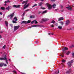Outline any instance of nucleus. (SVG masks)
<instances>
[{
	"label": "nucleus",
	"instance_id": "nucleus-1",
	"mask_svg": "<svg viewBox=\"0 0 74 74\" xmlns=\"http://www.w3.org/2000/svg\"><path fill=\"white\" fill-rule=\"evenodd\" d=\"M25 4L24 5V6H25L24 7V9L23 10H24V9H25V8H26L28 7L29 5V3H28L27 5L25 6L27 3V1H23V2L22 3V4H25Z\"/></svg>",
	"mask_w": 74,
	"mask_h": 74
},
{
	"label": "nucleus",
	"instance_id": "nucleus-2",
	"mask_svg": "<svg viewBox=\"0 0 74 74\" xmlns=\"http://www.w3.org/2000/svg\"><path fill=\"white\" fill-rule=\"evenodd\" d=\"M25 4L24 5V6H25L24 7V9L23 10H24V9H25V8H26L28 7L29 5V3H28L27 5L25 6L27 3V1H23V2L22 3V4H25Z\"/></svg>",
	"mask_w": 74,
	"mask_h": 74
},
{
	"label": "nucleus",
	"instance_id": "nucleus-3",
	"mask_svg": "<svg viewBox=\"0 0 74 74\" xmlns=\"http://www.w3.org/2000/svg\"><path fill=\"white\" fill-rule=\"evenodd\" d=\"M0 60H5L6 61L7 64L8 63V60L5 57H4L3 58H0Z\"/></svg>",
	"mask_w": 74,
	"mask_h": 74
},
{
	"label": "nucleus",
	"instance_id": "nucleus-4",
	"mask_svg": "<svg viewBox=\"0 0 74 74\" xmlns=\"http://www.w3.org/2000/svg\"><path fill=\"white\" fill-rule=\"evenodd\" d=\"M13 16H14V13H12L11 14L8 15L7 17L9 18H10V19H12L13 18Z\"/></svg>",
	"mask_w": 74,
	"mask_h": 74
},
{
	"label": "nucleus",
	"instance_id": "nucleus-5",
	"mask_svg": "<svg viewBox=\"0 0 74 74\" xmlns=\"http://www.w3.org/2000/svg\"><path fill=\"white\" fill-rule=\"evenodd\" d=\"M73 60H71V62H68L67 63V64L69 66H71V65H72V63H73Z\"/></svg>",
	"mask_w": 74,
	"mask_h": 74
},
{
	"label": "nucleus",
	"instance_id": "nucleus-6",
	"mask_svg": "<svg viewBox=\"0 0 74 74\" xmlns=\"http://www.w3.org/2000/svg\"><path fill=\"white\" fill-rule=\"evenodd\" d=\"M47 5L49 10H50V9H51V8H52V5L49 4L48 3H47Z\"/></svg>",
	"mask_w": 74,
	"mask_h": 74
},
{
	"label": "nucleus",
	"instance_id": "nucleus-7",
	"mask_svg": "<svg viewBox=\"0 0 74 74\" xmlns=\"http://www.w3.org/2000/svg\"><path fill=\"white\" fill-rule=\"evenodd\" d=\"M19 27H20L19 25L14 26V31L16 30H17V29H18L19 28Z\"/></svg>",
	"mask_w": 74,
	"mask_h": 74
},
{
	"label": "nucleus",
	"instance_id": "nucleus-8",
	"mask_svg": "<svg viewBox=\"0 0 74 74\" xmlns=\"http://www.w3.org/2000/svg\"><path fill=\"white\" fill-rule=\"evenodd\" d=\"M49 20V19L47 18H43L42 19V21H44V22H45V21H47Z\"/></svg>",
	"mask_w": 74,
	"mask_h": 74
},
{
	"label": "nucleus",
	"instance_id": "nucleus-9",
	"mask_svg": "<svg viewBox=\"0 0 74 74\" xmlns=\"http://www.w3.org/2000/svg\"><path fill=\"white\" fill-rule=\"evenodd\" d=\"M20 5H14L13 6V7L14 8H19L20 7Z\"/></svg>",
	"mask_w": 74,
	"mask_h": 74
},
{
	"label": "nucleus",
	"instance_id": "nucleus-10",
	"mask_svg": "<svg viewBox=\"0 0 74 74\" xmlns=\"http://www.w3.org/2000/svg\"><path fill=\"white\" fill-rule=\"evenodd\" d=\"M66 8H67L68 10H71V9L72 8L71 7V6H68V7H67Z\"/></svg>",
	"mask_w": 74,
	"mask_h": 74
},
{
	"label": "nucleus",
	"instance_id": "nucleus-11",
	"mask_svg": "<svg viewBox=\"0 0 74 74\" xmlns=\"http://www.w3.org/2000/svg\"><path fill=\"white\" fill-rule=\"evenodd\" d=\"M67 50H68V48L66 47H64L62 49V50L63 51H66Z\"/></svg>",
	"mask_w": 74,
	"mask_h": 74
},
{
	"label": "nucleus",
	"instance_id": "nucleus-12",
	"mask_svg": "<svg viewBox=\"0 0 74 74\" xmlns=\"http://www.w3.org/2000/svg\"><path fill=\"white\" fill-rule=\"evenodd\" d=\"M70 23V21H69V20H67L66 21V25H68L69 24V23Z\"/></svg>",
	"mask_w": 74,
	"mask_h": 74
},
{
	"label": "nucleus",
	"instance_id": "nucleus-13",
	"mask_svg": "<svg viewBox=\"0 0 74 74\" xmlns=\"http://www.w3.org/2000/svg\"><path fill=\"white\" fill-rule=\"evenodd\" d=\"M64 19V18H63V17H61L58 18V21H62V20H63Z\"/></svg>",
	"mask_w": 74,
	"mask_h": 74
},
{
	"label": "nucleus",
	"instance_id": "nucleus-14",
	"mask_svg": "<svg viewBox=\"0 0 74 74\" xmlns=\"http://www.w3.org/2000/svg\"><path fill=\"white\" fill-rule=\"evenodd\" d=\"M33 23H34L35 24H36L37 23V21L36 20H34V21H33L31 23H32V24H33Z\"/></svg>",
	"mask_w": 74,
	"mask_h": 74
},
{
	"label": "nucleus",
	"instance_id": "nucleus-15",
	"mask_svg": "<svg viewBox=\"0 0 74 74\" xmlns=\"http://www.w3.org/2000/svg\"><path fill=\"white\" fill-rule=\"evenodd\" d=\"M22 23H25V24H26V23H27V21H22L21 23V24H22Z\"/></svg>",
	"mask_w": 74,
	"mask_h": 74
},
{
	"label": "nucleus",
	"instance_id": "nucleus-16",
	"mask_svg": "<svg viewBox=\"0 0 74 74\" xmlns=\"http://www.w3.org/2000/svg\"><path fill=\"white\" fill-rule=\"evenodd\" d=\"M56 4H53L52 6V7H53V8H55L56 7Z\"/></svg>",
	"mask_w": 74,
	"mask_h": 74
},
{
	"label": "nucleus",
	"instance_id": "nucleus-17",
	"mask_svg": "<svg viewBox=\"0 0 74 74\" xmlns=\"http://www.w3.org/2000/svg\"><path fill=\"white\" fill-rule=\"evenodd\" d=\"M33 27H41V25H35L33 26Z\"/></svg>",
	"mask_w": 74,
	"mask_h": 74
},
{
	"label": "nucleus",
	"instance_id": "nucleus-18",
	"mask_svg": "<svg viewBox=\"0 0 74 74\" xmlns=\"http://www.w3.org/2000/svg\"><path fill=\"white\" fill-rule=\"evenodd\" d=\"M43 4V3H42V2H40L39 3L38 5H39V6H41V5H42Z\"/></svg>",
	"mask_w": 74,
	"mask_h": 74
},
{
	"label": "nucleus",
	"instance_id": "nucleus-19",
	"mask_svg": "<svg viewBox=\"0 0 74 74\" xmlns=\"http://www.w3.org/2000/svg\"><path fill=\"white\" fill-rule=\"evenodd\" d=\"M58 29H62V27L61 26H58Z\"/></svg>",
	"mask_w": 74,
	"mask_h": 74
},
{
	"label": "nucleus",
	"instance_id": "nucleus-20",
	"mask_svg": "<svg viewBox=\"0 0 74 74\" xmlns=\"http://www.w3.org/2000/svg\"><path fill=\"white\" fill-rule=\"evenodd\" d=\"M10 7L8 6V7H7L6 8V10H9L10 9Z\"/></svg>",
	"mask_w": 74,
	"mask_h": 74
},
{
	"label": "nucleus",
	"instance_id": "nucleus-21",
	"mask_svg": "<svg viewBox=\"0 0 74 74\" xmlns=\"http://www.w3.org/2000/svg\"><path fill=\"white\" fill-rule=\"evenodd\" d=\"M47 10H45L42 13V14H45V13H47Z\"/></svg>",
	"mask_w": 74,
	"mask_h": 74
},
{
	"label": "nucleus",
	"instance_id": "nucleus-22",
	"mask_svg": "<svg viewBox=\"0 0 74 74\" xmlns=\"http://www.w3.org/2000/svg\"><path fill=\"white\" fill-rule=\"evenodd\" d=\"M3 63H1L0 64V67H3Z\"/></svg>",
	"mask_w": 74,
	"mask_h": 74
},
{
	"label": "nucleus",
	"instance_id": "nucleus-23",
	"mask_svg": "<svg viewBox=\"0 0 74 74\" xmlns=\"http://www.w3.org/2000/svg\"><path fill=\"white\" fill-rule=\"evenodd\" d=\"M1 9L2 10H5V8L3 7H1Z\"/></svg>",
	"mask_w": 74,
	"mask_h": 74
},
{
	"label": "nucleus",
	"instance_id": "nucleus-24",
	"mask_svg": "<svg viewBox=\"0 0 74 74\" xmlns=\"http://www.w3.org/2000/svg\"><path fill=\"white\" fill-rule=\"evenodd\" d=\"M5 24L6 25V26H8V22L5 21Z\"/></svg>",
	"mask_w": 74,
	"mask_h": 74
},
{
	"label": "nucleus",
	"instance_id": "nucleus-25",
	"mask_svg": "<svg viewBox=\"0 0 74 74\" xmlns=\"http://www.w3.org/2000/svg\"><path fill=\"white\" fill-rule=\"evenodd\" d=\"M10 1L9 0H8L7 1H6L5 2V3H10Z\"/></svg>",
	"mask_w": 74,
	"mask_h": 74
},
{
	"label": "nucleus",
	"instance_id": "nucleus-26",
	"mask_svg": "<svg viewBox=\"0 0 74 74\" xmlns=\"http://www.w3.org/2000/svg\"><path fill=\"white\" fill-rule=\"evenodd\" d=\"M13 19H14V20H15L16 21L18 20V19H17V18H16V17H15Z\"/></svg>",
	"mask_w": 74,
	"mask_h": 74
},
{
	"label": "nucleus",
	"instance_id": "nucleus-27",
	"mask_svg": "<svg viewBox=\"0 0 74 74\" xmlns=\"http://www.w3.org/2000/svg\"><path fill=\"white\" fill-rule=\"evenodd\" d=\"M30 18H34V16H31L30 17Z\"/></svg>",
	"mask_w": 74,
	"mask_h": 74
},
{
	"label": "nucleus",
	"instance_id": "nucleus-28",
	"mask_svg": "<svg viewBox=\"0 0 74 74\" xmlns=\"http://www.w3.org/2000/svg\"><path fill=\"white\" fill-rule=\"evenodd\" d=\"M60 23L61 24V25H63V24H64V23H63V22L62 21H61V22H60Z\"/></svg>",
	"mask_w": 74,
	"mask_h": 74
},
{
	"label": "nucleus",
	"instance_id": "nucleus-29",
	"mask_svg": "<svg viewBox=\"0 0 74 74\" xmlns=\"http://www.w3.org/2000/svg\"><path fill=\"white\" fill-rule=\"evenodd\" d=\"M66 54L67 55H69V54H70V52L69 51L68 52L66 53Z\"/></svg>",
	"mask_w": 74,
	"mask_h": 74
},
{
	"label": "nucleus",
	"instance_id": "nucleus-30",
	"mask_svg": "<svg viewBox=\"0 0 74 74\" xmlns=\"http://www.w3.org/2000/svg\"><path fill=\"white\" fill-rule=\"evenodd\" d=\"M37 5L36 4H35L32 7L33 8V7H36V6H37Z\"/></svg>",
	"mask_w": 74,
	"mask_h": 74
},
{
	"label": "nucleus",
	"instance_id": "nucleus-31",
	"mask_svg": "<svg viewBox=\"0 0 74 74\" xmlns=\"http://www.w3.org/2000/svg\"><path fill=\"white\" fill-rule=\"evenodd\" d=\"M50 27H54V25H50Z\"/></svg>",
	"mask_w": 74,
	"mask_h": 74
},
{
	"label": "nucleus",
	"instance_id": "nucleus-32",
	"mask_svg": "<svg viewBox=\"0 0 74 74\" xmlns=\"http://www.w3.org/2000/svg\"><path fill=\"white\" fill-rule=\"evenodd\" d=\"M51 23H55V21L54 20H53L52 21Z\"/></svg>",
	"mask_w": 74,
	"mask_h": 74
},
{
	"label": "nucleus",
	"instance_id": "nucleus-33",
	"mask_svg": "<svg viewBox=\"0 0 74 74\" xmlns=\"http://www.w3.org/2000/svg\"><path fill=\"white\" fill-rule=\"evenodd\" d=\"M12 22L13 23H16V22L15 21H12Z\"/></svg>",
	"mask_w": 74,
	"mask_h": 74
},
{
	"label": "nucleus",
	"instance_id": "nucleus-34",
	"mask_svg": "<svg viewBox=\"0 0 74 74\" xmlns=\"http://www.w3.org/2000/svg\"><path fill=\"white\" fill-rule=\"evenodd\" d=\"M70 73V71H68L66 72V73L67 74H69V73Z\"/></svg>",
	"mask_w": 74,
	"mask_h": 74
},
{
	"label": "nucleus",
	"instance_id": "nucleus-35",
	"mask_svg": "<svg viewBox=\"0 0 74 74\" xmlns=\"http://www.w3.org/2000/svg\"><path fill=\"white\" fill-rule=\"evenodd\" d=\"M27 22V23H30V21L28 20Z\"/></svg>",
	"mask_w": 74,
	"mask_h": 74
},
{
	"label": "nucleus",
	"instance_id": "nucleus-36",
	"mask_svg": "<svg viewBox=\"0 0 74 74\" xmlns=\"http://www.w3.org/2000/svg\"><path fill=\"white\" fill-rule=\"evenodd\" d=\"M12 72L14 73H15L16 74V72L15 71H12Z\"/></svg>",
	"mask_w": 74,
	"mask_h": 74
},
{
	"label": "nucleus",
	"instance_id": "nucleus-37",
	"mask_svg": "<svg viewBox=\"0 0 74 74\" xmlns=\"http://www.w3.org/2000/svg\"><path fill=\"white\" fill-rule=\"evenodd\" d=\"M61 8H63V6L62 5H60V6Z\"/></svg>",
	"mask_w": 74,
	"mask_h": 74
},
{
	"label": "nucleus",
	"instance_id": "nucleus-38",
	"mask_svg": "<svg viewBox=\"0 0 74 74\" xmlns=\"http://www.w3.org/2000/svg\"><path fill=\"white\" fill-rule=\"evenodd\" d=\"M5 47H6L5 45H4L3 47V49H5Z\"/></svg>",
	"mask_w": 74,
	"mask_h": 74
},
{
	"label": "nucleus",
	"instance_id": "nucleus-39",
	"mask_svg": "<svg viewBox=\"0 0 74 74\" xmlns=\"http://www.w3.org/2000/svg\"><path fill=\"white\" fill-rule=\"evenodd\" d=\"M41 8L42 10H45V8H42V7H41Z\"/></svg>",
	"mask_w": 74,
	"mask_h": 74
},
{
	"label": "nucleus",
	"instance_id": "nucleus-40",
	"mask_svg": "<svg viewBox=\"0 0 74 74\" xmlns=\"http://www.w3.org/2000/svg\"><path fill=\"white\" fill-rule=\"evenodd\" d=\"M29 9H27V10H25V12H27V11H29Z\"/></svg>",
	"mask_w": 74,
	"mask_h": 74
},
{
	"label": "nucleus",
	"instance_id": "nucleus-41",
	"mask_svg": "<svg viewBox=\"0 0 74 74\" xmlns=\"http://www.w3.org/2000/svg\"><path fill=\"white\" fill-rule=\"evenodd\" d=\"M3 65L4 66H7V64H3Z\"/></svg>",
	"mask_w": 74,
	"mask_h": 74
},
{
	"label": "nucleus",
	"instance_id": "nucleus-42",
	"mask_svg": "<svg viewBox=\"0 0 74 74\" xmlns=\"http://www.w3.org/2000/svg\"><path fill=\"white\" fill-rule=\"evenodd\" d=\"M62 62H65V60H63L62 61Z\"/></svg>",
	"mask_w": 74,
	"mask_h": 74
},
{
	"label": "nucleus",
	"instance_id": "nucleus-43",
	"mask_svg": "<svg viewBox=\"0 0 74 74\" xmlns=\"http://www.w3.org/2000/svg\"><path fill=\"white\" fill-rule=\"evenodd\" d=\"M0 15H3V13L1 12H0Z\"/></svg>",
	"mask_w": 74,
	"mask_h": 74
},
{
	"label": "nucleus",
	"instance_id": "nucleus-44",
	"mask_svg": "<svg viewBox=\"0 0 74 74\" xmlns=\"http://www.w3.org/2000/svg\"><path fill=\"white\" fill-rule=\"evenodd\" d=\"M21 19L22 20H23L24 19V17H22L21 18Z\"/></svg>",
	"mask_w": 74,
	"mask_h": 74
},
{
	"label": "nucleus",
	"instance_id": "nucleus-45",
	"mask_svg": "<svg viewBox=\"0 0 74 74\" xmlns=\"http://www.w3.org/2000/svg\"><path fill=\"white\" fill-rule=\"evenodd\" d=\"M3 31H0V33H3Z\"/></svg>",
	"mask_w": 74,
	"mask_h": 74
},
{
	"label": "nucleus",
	"instance_id": "nucleus-46",
	"mask_svg": "<svg viewBox=\"0 0 74 74\" xmlns=\"http://www.w3.org/2000/svg\"><path fill=\"white\" fill-rule=\"evenodd\" d=\"M10 26H11V27H13L12 26V25L10 24Z\"/></svg>",
	"mask_w": 74,
	"mask_h": 74
},
{
	"label": "nucleus",
	"instance_id": "nucleus-47",
	"mask_svg": "<svg viewBox=\"0 0 74 74\" xmlns=\"http://www.w3.org/2000/svg\"><path fill=\"white\" fill-rule=\"evenodd\" d=\"M74 47V45H72L71 46V47Z\"/></svg>",
	"mask_w": 74,
	"mask_h": 74
},
{
	"label": "nucleus",
	"instance_id": "nucleus-48",
	"mask_svg": "<svg viewBox=\"0 0 74 74\" xmlns=\"http://www.w3.org/2000/svg\"><path fill=\"white\" fill-rule=\"evenodd\" d=\"M56 26H58V24L56 23Z\"/></svg>",
	"mask_w": 74,
	"mask_h": 74
},
{
	"label": "nucleus",
	"instance_id": "nucleus-49",
	"mask_svg": "<svg viewBox=\"0 0 74 74\" xmlns=\"http://www.w3.org/2000/svg\"><path fill=\"white\" fill-rule=\"evenodd\" d=\"M58 10H59V9H56V10H56V11H58Z\"/></svg>",
	"mask_w": 74,
	"mask_h": 74
},
{
	"label": "nucleus",
	"instance_id": "nucleus-50",
	"mask_svg": "<svg viewBox=\"0 0 74 74\" xmlns=\"http://www.w3.org/2000/svg\"><path fill=\"white\" fill-rule=\"evenodd\" d=\"M52 1H55V0H51Z\"/></svg>",
	"mask_w": 74,
	"mask_h": 74
},
{
	"label": "nucleus",
	"instance_id": "nucleus-51",
	"mask_svg": "<svg viewBox=\"0 0 74 74\" xmlns=\"http://www.w3.org/2000/svg\"><path fill=\"white\" fill-rule=\"evenodd\" d=\"M72 56H74V53H73L72 54Z\"/></svg>",
	"mask_w": 74,
	"mask_h": 74
},
{
	"label": "nucleus",
	"instance_id": "nucleus-52",
	"mask_svg": "<svg viewBox=\"0 0 74 74\" xmlns=\"http://www.w3.org/2000/svg\"><path fill=\"white\" fill-rule=\"evenodd\" d=\"M59 71H58L57 74H59Z\"/></svg>",
	"mask_w": 74,
	"mask_h": 74
},
{
	"label": "nucleus",
	"instance_id": "nucleus-53",
	"mask_svg": "<svg viewBox=\"0 0 74 74\" xmlns=\"http://www.w3.org/2000/svg\"><path fill=\"white\" fill-rule=\"evenodd\" d=\"M40 13H41V12H39L38 13L39 14H40Z\"/></svg>",
	"mask_w": 74,
	"mask_h": 74
},
{
	"label": "nucleus",
	"instance_id": "nucleus-54",
	"mask_svg": "<svg viewBox=\"0 0 74 74\" xmlns=\"http://www.w3.org/2000/svg\"><path fill=\"white\" fill-rule=\"evenodd\" d=\"M61 57H62V58H63L64 56H62V55H61Z\"/></svg>",
	"mask_w": 74,
	"mask_h": 74
},
{
	"label": "nucleus",
	"instance_id": "nucleus-55",
	"mask_svg": "<svg viewBox=\"0 0 74 74\" xmlns=\"http://www.w3.org/2000/svg\"><path fill=\"white\" fill-rule=\"evenodd\" d=\"M44 0H40V1H43Z\"/></svg>",
	"mask_w": 74,
	"mask_h": 74
},
{
	"label": "nucleus",
	"instance_id": "nucleus-56",
	"mask_svg": "<svg viewBox=\"0 0 74 74\" xmlns=\"http://www.w3.org/2000/svg\"><path fill=\"white\" fill-rule=\"evenodd\" d=\"M63 11H64V10H61L62 12H63Z\"/></svg>",
	"mask_w": 74,
	"mask_h": 74
},
{
	"label": "nucleus",
	"instance_id": "nucleus-57",
	"mask_svg": "<svg viewBox=\"0 0 74 74\" xmlns=\"http://www.w3.org/2000/svg\"><path fill=\"white\" fill-rule=\"evenodd\" d=\"M25 12L23 13V15H25Z\"/></svg>",
	"mask_w": 74,
	"mask_h": 74
},
{
	"label": "nucleus",
	"instance_id": "nucleus-58",
	"mask_svg": "<svg viewBox=\"0 0 74 74\" xmlns=\"http://www.w3.org/2000/svg\"><path fill=\"white\" fill-rule=\"evenodd\" d=\"M1 38V36L0 35V38Z\"/></svg>",
	"mask_w": 74,
	"mask_h": 74
},
{
	"label": "nucleus",
	"instance_id": "nucleus-59",
	"mask_svg": "<svg viewBox=\"0 0 74 74\" xmlns=\"http://www.w3.org/2000/svg\"><path fill=\"white\" fill-rule=\"evenodd\" d=\"M7 5V4L6 3L5 4H4L5 5Z\"/></svg>",
	"mask_w": 74,
	"mask_h": 74
},
{
	"label": "nucleus",
	"instance_id": "nucleus-60",
	"mask_svg": "<svg viewBox=\"0 0 74 74\" xmlns=\"http://www.w3.org/2000/svg\"><path fill=\"white\" fill-rule=\"evenodd\" d=\"M51 34H52V35H53V33L52 34V33H51Z\"/></svg>",
	"mask_w": 74,
	"mask_h": 74
},
{
	"label": "nucleus",
	"instance_id": "nucleus-61",
	"mask_svg": "<svg viewBox=\"0 0 74 74\" xmlns=\"http://www.w3.org/2000/svg\"><path fill=\"white\" fill-rule=\"evenodd\" d=\"M29 28H31V27H30L28 28V29H29Z\"/></svg>",
	"mask_w": 74,
	"mask_h": 74
},
{
	"label": "nucleus",
	"instance_id": "nucleus-62",
	"mask_svg": "<svg viewBox=\"0 0 74 74\" xmlns=\"http://www.w3.org/2000/svg\"><path fill=\"white\" fill-rule=\"evenodd\" d=\"M48 34H49V35L50 34V33H49Z\"/></svg>",
	"mask_w": 74,
	"mask_h": 74
},
{
	"label": "nucleus",
	"instance_id": "nucleus-63",
	"mask_svg": "<svg viewBox=\"0 0 74 74\" xmlns=\"http://www.w3.org/2000/svg\"><path fill=\"white\" fill-rule=\"evenodd\" d=\"M1 19L0 18V21H1Z\"/></svg>",
	"mask_w": 74,
	"mask_h": 74
},
{
	"label": "nucleus",
	"instance_id": "nucleus-64",
	"mask_svg": "<svg viewBox=\"0 0 74 74\" xmlns=\"http://www.w3.org/2000/svg\"><path fill=\"white\" fill-rule=\"evenodd\" d=\"M9 60H10V59H9Z\"/></svg>",
	"mask_w": 74,
	"mask_h": 74
}]
</instances>
